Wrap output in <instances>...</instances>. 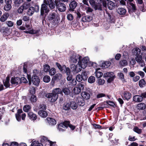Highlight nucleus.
Listing matches in <instances>:
<instances>
[{
    "instance_id": "obj_1",
    "label": "nucleus",
    "mask_w": 146,
    "mask_h": 146,
    "mask_svg": "<svg viewBox=\"0 0 146 146\" xmlns=\"http://www.w3.org/2000/svg\"><path fill=\"white\" fill-rule=\"evenodd\" d=\"M89 60L88 57L82 58V60L78 61V63L76 65L72 64L70 65V68L73 73H77L81 71L82 68H85L87 66V64Z\"/></svg>"
},
{
    "instance_id": "obj_2",
    "label": "nucleus",
    "mask_w": 146,
    "mask_h": 146,
    "mask_svg": "<svg viewBox=\"0 0 146 146\" xmlns=\"http://www.w3.org/2000/svg\"><path fill=\"white\" fill-rule=\"evenodd\" d=\"M48 2L50 9H54L56 7V9L60 12H64L66 9V4L62 2V0H48Z\"/></svg>"
},
{
    "instance_id": "obj_3",
    "label": "nucleus",
    "mask_w": 146,
    "mask_h": 146,
    "mask_svg": "<svg viewBox=\"0 0 146 146\" xmlns=\"http://www.w3.org/2000/svg\"><path fill=\"white\" fill-rule=\"evenodd\" d=\"M47 19L51 23L56 24L60 20L59 15L55 13L51 12L48 14Z\"/></svg>"
},
{
    "instance_id": "obj_4",
    "label": "nucleus",
    "mask_w": 146,
    "mask_h": 146,
    "mask_svg": "<svg viewBox=\"0 0 146 146\" xmlns=\"http://www.w3.org/2000/svg\"><path fill=\"white\" fill-rule=\"evenodd\" d=\"M48 0H44L43 3L42 4L40 9V15L43 16L44 13H48L49 11V8L47 5L49 7V4L48 3Z\"/></svg>"
},
{
    "instance_id": "obj_5",
    "label": "nucleus",
    "mask_w": 146,
    "mask_h": 146,
    "mask_svg": "<svg viewBox=\"0 0 146 146\" xmlns=\"http://www.w3.org/2000/svg\"><path fill=\"white\" fill-rule=\"evenodd\" d=\"M33 76L31 78V76L30 75L27 74V78L29 80V82H39L40 80L36 74L38 73V71L36 70H33Z\"/></svg>"
},
{
    "instance_id": "obj_6",
    "label": "nucleus",
    "mask_w": 146,
    "mask_h": 146,
    "mask_svg": "<svg viewBox=\"0 0 146 146\" xmlns=\"http://www.w3.org/2000/svg\"><path fill=\"white\" fill-rule=\"evenodd\" d=\"M146 98V92L142 93L140 95H136L133 98V101L136 102H141L144 99Z\"/></svg>"
},
{
    "instance_id": "obj_7",
    "label": "nucleus",
    "mask_w": 146,
    "mask_h": 146,
    "mask_svg": "<svg viewBox=\"0 0 146 146\" xmlns=\"http://www.w3.org/2000/svg\"><path fill=\"white\" fill-rule=\"evenodd\" d=\"M56 65L60 70L62 72H65L67 75H70L71 71L68 67H66L65 65L62 66L59 64L56 63Z\"/></svg>"
},
{
    "instance_id": "obj_8",
    "label": "nucleus",
    "mask_w": 146,
    "mask_h": 146,
    "mask_svg": "<svg viewBox=\"0 0 146 146\" xmlns=\"http://www.w3.org/2000/svg\"><path fill=\"white\" fill-rule=\"evenodd\" d=\"M82 60V58L79 55L73 54H72L70 57V62L71 63H76L78 60L80 61Z\"/></svg>"
},
{
    "instance_id": "obj_9",
    "label": "nucleus",
    "mask_w": 146,
    "mask_h": 146,
    "mask_svg": "<svg viewBox=\"0 0 146 146\" xmlns=\"http://www.w3.org/2000/svg\"><path fill=\"white\" fill-rule=\"evenodd\" d=\"M46 97L49 98L50 101L51 102H54L57 99L58 97V95H56V94L52 93H49L46 95Z\"/></svg>"
},
{
    "instance_id": "obj_10",
    "label": "nucleus",
    "mask_w": 146,
    "mask_h": 146,
    "mask_svg": "<svg viewBox=\"0 0 146 146\" xmlns=\"http://www.w3.org/2000/svg\"><path fill=\"white\" fill-rule=\"evenodd\" d=\"M115 77L113 73L112 72H107L105 73L104 75V78H105L106 80L107 79L106 78L109 77L107 79V82H110L113 81Z\"/></svg>"
},
{
    "instance_id": "obj_11",
    "label": "nucleus",
    "mask_w": 146,
    "mask_h": 146,
    "mask_svg": "<svg viewBox=\"0 0 146 146\" xmlns=\"http://www.w3.org/2000/svg\"><path fill=\"white\" fill-rule=\"evenodd\" d=\"M81 83L79 84L78 87H75L73 90V92L74 94H78L80 93L81 92V90H83L84 88V85L81 84Z\"/></svg>"
},
{
    "instance_id": "obj_12",
    "label": "nucleus",
    "mask_w": 146,
    "mask_h": 146,
    "mask_svg": "<svg viewBox=\"0 0 146 146\" xmlns=\"http://www.w3.org/2000/svg\"><path fill=\"white\" fill-rule=\"evenodd\" d=\"M90 4L92 5L95 10L97 9L101 10L102 8L101 7V5L100 4H96V1L94 0H89V1Z\"/></svg>"
},
{
    "instance_id": "obj_13",
    "label": "nucleus",
    "mask_w": 146,
    "mask_h": 146,
    "mask_svg": "<svg viewBox=\"0 0 146 146\" xmlns=\"http://www.w3.org/2000/svg\"><path fill=\"white\" fill-rule=\"evenodd\" d=\"M100 70V68H98L96 69V72L95 73L96 74V75L99 79H98V82H105V80L104 79H102L101 78H100L101 77L102 75V73L100 71H98V70Z\"/></svg>"
},
{
    "instance_id": "obj_14",
    "label": "nucleus",
    "mask_w": 146,
    "mask_h": 146,
    "mask_svg": "<svg viewBox=\"0 0 146 146\" xmlns=\"http://www.w3.org/2000/svg\"><path fill=\"white\" fill-rule=\"evenodd\" d=\"M135 59L141 67H143L145 65L144 61L142 60V56L141 55H139L137 56L135 58Z\"/></svg>"
},
{
    "instance_id": "obj_15",
    "label": "nucleus",
    "mask_w": 146,
    "mask_h": 146,
    "mask_svg": "<svg viewBox=\"0 0 146 146\" xmlns=\"http://www.w3.org/2000/svg\"><path fill=\"white\" fill-rule=\"evenodd\" d=\"M9 30L10 29L7 27H3L1 28L0 31L4 36H7L10 33Z\"/></svg>"
},
{
    "instance_id": "obj_16",
    "label": "nucleus",
    "mask_w": 146,
    "mask_h": 146,
    "mask_svg": "<svg viewBox=\"0 0 146 146\" xmlns=\"http://www.w3.org/2000/svg\"><path fill=\"white\" fill-rule=\"evenodd\" d=\"M82 98L78 97L77 98L76 102L77 105L83 107L85 105V102Z\"/></svg>"
},
{
    "instance_id": "obj_17",
    "label": "nucleus",
    "mask_w": 146,
    "mask_h": 146,
    "mask_svg": "<svg viewBox=\"0 0 146 146\" xmlns=\"http://www.w3.org/2000/svg\"><path fill=\"white\" fill-rule=\"evenodd\" d=\"M27 116L30 120L33 121H35L37 117L36 115L32 111L28 112Z\"/></svg>"
},
{
    "instance_id": "obj_18",
    "label": "nucleus",
    "mask_w": 146,
    "mask_h": 146,
    "mask_svg": "<svg viewBox=\"0 0 146 146\" xmlns=\"http://www.w3.org/2000/svg\"><path fill=\"white\" fill-rule=\"evenodd\" d=\"M46 120L49 124L50 125H55L56 123V120L55 119L51 117H48L46 118Z\"/></svg>"
},
{
    "instance_id": "obj_19",
    "label": "nucleus",
    "mask_w": 146,
    "mask_h": 146,
    "mask_svg": "<svg viewBox=\"0 0 146 146\" xmlns=\"http://www.w3.org/2000/svg\"><path fill=\"white\" fill-rule=\"evenodd\" d=\"M23 112V111L22 109H20L17 110V112L15 114L16 118L17 120L19 121H21V114Z\"/></svg>"
},
{
    "instance_id": "obj_20",
    "label": "nucleus",
    "mask_w": 146,
    "mask_h": 146,
    "mask_svg": "<svg viewBox=\"0 0 146 146\" xmlns=\"http://www.w3.org/2000/svg\"><path fill=\"white\" fill-rule=\"evenodd\" d=\"M131 94L129 92L127 91H125L123 93V96H122L123 97V99L128 100L130 99L131 98Z\"/></svg>"
},
{
    "instance_id": "obj_21",
    "label": "nucleus",
    "mask_w": 146,
    "mask_h": 146,
    "mask_svg": "<svg viewBox=\"0 0 146 146\" xmlns=\"http://www.w3.org/2000/svg\"><path fill=\"white\" fill-rule=\"evenodd\" d=\"M81 96L82 98L86 100L89 99L90 96L89 93L86 92H83L81 93Z\"/></svg>"
},
{
    "instance_id": "obj_22",
    "label": "nucleus",
    "mask_w": 146,
    "mask_h": 146,
    "mask_svg": "<svg viewBox=\"0 0 146 146\" xmlns=\"http://www.w3.org/2000/svg\"><path fill=\"white\" fill-rule=\"evenodd\" d=\"M71 1V2L69 4L70 9V10L73 11L77 5V3L76 1Z\"/></svg>"
},
{
    "instance_id": "obj_23",
    "label": "nucleus",
    "mask_w": 146,
    "mask_h": 146,
    "mask_svg": "<svg viewBox=\"0 0 146 146\" xmlns=\"http://www.w3.org/2000/svg\"><path fill=\"white\" fill-rule=\"evenodd\" d=\"M70 108L73 110H76L78 107L77 104L74 101H71L69 102Z\"/></svg>"
},
{
    "instance_id": "obj_24",
    "label": "nucleus",
    "mask_w": 146,
    "mask_h": 146,
    "mask_svg": "<svg viewBox=\"0 0 146 146\" xmlns=\"http://www.w3.org/2000/svg\"><path fill=\"white\" fill-rule=\"evenodd\" d=\"M39 115L42 117H46L47 115V112L44 110H40L38 112Z\"/></svg>"
},
{
    "instance_id": "obj_25",
    "label": "nucleus",
    "mask_w": 146,
    "mask_h": 146,
    "mask_svg": "<svg viewBox=\"0 0 146 146\" xmlns=\"http://www.w3.org/2000/svg\"><path fill=\"white\" fill-rule=\"evenodd\" d=\"M117 13L120 15H123L126 12V9L123 8L119 7L117 10Z\"/></svg>"
},
{
    "instance_id": "obj_26",
    "label": "nucleus",
    "mask_w": 146,
    "mask_h": 146,
    "mask_svg": "<svg viewBox=\"0 0 146 146\" xmlns=\"http://www.w3.org/2000/svg\"><path fill=\"white\" fill-rule=\"evenodd\" d=\"M137 109L139 110H143L146 108V105L144 103H141L137 104Z\"/></svg>"
},
{
    "instance_id": "obj_27",
    "label": "nucleus",
    "mask_w": 146,
    "mask_h": 146,
    "mask_svg": "<svg viewBox=\"0 0 146 146\" xmlns=\"http://www.w3.org/2000/svg\"><path fill=\"white\" fill-rule=\"evenodd\" d=\"M92 19V17L89 16H85L82 19V21L84 22L90 21Z\"/></svg>"
},
{
    "instance_id": "obj_28",
    "label": "nucleus",
    "mask_w": 146,
    "mask_h": 146,
    "mask_svg": "<svg viewBox=\"0 0 146 146\" xmlns=\"http://www.w3.org/2000/svg\"><path fill=\"white\" fill-rule=\"evenodd\" d=\"M63 109L66 110L67 111L70 110V107L69 102H65L63 105Z\"/></svg>"
},
{
    "instance_id": "obj_29",
    "label": "nucleus",
    "mask_w": 146,
    "mask_h": 146,
    "mask_svg": "<svg viewBox=\"0 0 146 146\" xmlns=\"http://www.w3.org/2000/svg\"><path fill=\"white\" fill-rule=\"evenodd\" d=\"M111 64V63L109 61H106L102 62L101 67L103 68H106L109 67Z\"/></svg>"
},
{
    "instance_id": "obj_30",
    "label": "nucleus",
    "mask_w": 146,
    "mask_h": 146,
    "mask_svg": "<svg viewBox=\"0 0 146 146\" xmlns=\"http://www.w3.org/2000/svg\"><path fill=\"white\" fill-rule=\"evenodd\" d=\"M34 7H31L29 8L27 12V14L29 16H32L34 13Z\"/></svg>"
},
{
    "instance_id": "obj_31",
    "label": "nucleus",
    "mask_w": 146,
    "mask_h": 146,
    "mask_svg": "<svg viewBox=\"0 0 146 146\" xmlns=\"http://www.w3.org/2000/svg\"><path fill=\"white\" fill-rule=\"evenodd\" d=\"M9 16V14L8 13H5L2 16L0 19V20L2 22L5 21Z\"/></svg>"
},
{
    "instance_id": "obj_32",
    "label": "nucleus",
    "mask_w": 146,
    "mask_h": 146,
    "mask_svg": "<svg viewBox=\"0 0 146 146\" xmlns=\"http://www.w3.org/2000/svg\"><path fill=\"white\" fill-rule=\"evenodd\" d=\"M133 52L135 55L137 56L140 54L141 50L139 48H137L133 49Z\"/></svg>"
},
{
    "instance_id": "obj_33",
    "label": "nucleus",
    "mask_w": 146,
    "mask_h": 146,
    "mask_svg": "<svg viewBox=\"0 0 146 146\" xmlns=\"http://www.w3.org/2000/svg\"><path fill=\"white\" fill-rule=\"evenodd\" d=\"M62 122L60 123L58 125L57 129L59 130V131H61L62 132L64 131H65V129L63 127V126L62 125Z\"/></svg>"
},
{
    "instance_id": "obj_34",
    "label": "nucleus",
    "mask_w": 146,
    "mask_h": 146,
    "mask_svg": "<svg viewBox=\"0 0 146 146\" xmlns=\"http://www.w3.org/2000/svg\"><path fill=\"white\" fill-rule=\"evenodd\" d=\"M30 4L29 3L27 2H25L21 6V7L24 10L28 9L30 7Z\"/></svg>"
},
{
    "instance_id": "obj_35",
    "label": "nucleus",
    "mask_w": 146,
    "mask_h": 146,
    "mask_svg": "<svg viewBox=\"0 0 146 146\" xmlns=\"http://www.w3.org/2000/svg\"><path fill=\"white\" fill-rule=\"evenodd\" d=\"M115 5V3L112 1H110L108 2V8L110 10L112 9H113Z\"/></svg>"
},
{
    "instance_id": "obj_36",
    "label": "nucleus",
    "mask_w": 146,
    "mask_h": 146,
    "mask_svg": "<svg viewBox=\"0 0 146 146\" xmlns=\"http://www.w3.org/2000/svg\"><path fill=\"white\" fill-rule=\"evenodd\" d=\"M31 146H43L42 143H39L37 141H33L31 144Z\"/></svg>"
},
{
    "instance_id": "obj_37",
    "label": "nucleus",
    "mask_w": 146,
    "mask_h": 146,
    "mask_svg": "<svg viewBox=\"0 0 146 146\" xmlns=\"http://www.w3.org/2000/svg\"><path fill=\"white\" fill-rule=\"evenodd\" d=\"M31 109V106L29 105H25L23 108V111L27 112H29Z\"/></svg>"
},
{
    "instance_id": "obj_38",
    "label": "nucleus",
    "mask_w": 146,
    "mask_h": 146,
    "mask_svg": "<svg viewBox=\"0 0 146 146\" xmlns=\"http://www.w3.org/2000/svg\"><path fill=\"white\" fill-rule=\"evenodd\" d=\"M62 125L63 126L64 129H67L68 127L69 124L70 123V121H65L63 122H62Z\"/></svg>"
},
{
    "instance_id": "obj_39",
    "label": "nucleus",
    "mask_w": 146,
    "mask_h": 146,
    "mask_svg": "<svg viewBox=\"0 0 146 146\" xmlns=\"http://www.w3.org/2000/svg\"><path fill=\"white\" fill-rule=\"evenodd\" d=\"M49 140L48 139L47 137L44 136H41V139L40 140V143H44L45 142L48 141Z\"/></svg>"
},
{
    "instance_id": "obj_40",
    "label": "nucleus",
    "mask_w": 146,
    "mask_h": 146,
    "mask_svg": "<svg viewBox=\"0 0 146 146\" xmlns=\"http://www.w3.org/2000/svg\"><path fill=\"white\" fill-rule=\"evenodd\" d=\"M76 79L78 82H81L82 80L84 81L85 80L84 79V78H83L82 76L80 74H78L76 76Z\"/></svg>"
},
{
    "instance_id": "obj_41",
    "label": "nucleus",
    "mask_w": 146,
    "mask_h": 146,
    "mask_svg": "<svg viewBox=\"0 0 146 146\" xmlns=\"http://www.w3.org/2000/svg\"><path fill=\"white\" fill-rule=\"evenodd\" d=\"M105 102H106L108 105L115 108L116 107V105L115 103L113 101H106Z\"/></svg>"
},
{
    "instance_id": "obj_42",
    "label": "nucleus",
    "mask_w": 146,
    "mask_h": 146,
    "mask_svg": "<svg viewBox=\"0 0 146 146\" xmlns=\"http://www.w3.org/2000/svg\"><path fill=\"white\" fill-rule=\"evenodd\" d=\"M120 65L122 66H125L127 65L128 62L125 60H121L119 62Z\"/></svg>"
},
{
    "instance_id": "obj_43",
    "label": "nucleus",
    "mask_w": 146,
    "mask_h": 146,
    "mask_svg": "<svg viewBox=\"0 0 146 146\" xmlns=\"http://www.w3.org/2000/svg\"><path fill=\"white\" fill-rule=\"evenodd\" d=\"M134 131L139 134H141L142 132V130L141 129H139L137 127H135L133 128Z\"/></svg>"
},
{
    "instance_id": "obj_44",
    "label": "nucleus",
    "mask_w": 146,
    "mask_h": 146,
    "mask_svg": "<svg viewBox=\"0 0 146 146\" xmlns=\"http://www.w3.org/2000/svg\"><path fill=\"white\" fill-rule=\"evenodd\" d=\"M130 8L133 12H135L137 10L135 5L133 3H130Z\"/></svg>"
},
{
    "instance_id": "obj_45",
    "label": "nucleus",
    "mask_w": 146,
    "mask_h": 146,
    "mask_svg": "<svg viewBox=\"0 0 146 146\" xmlns=\"http://www.w3.org/2000/svg\"><path fill=\"white\" fill-rule=\"evenodd\" d=\"M11 8V5L5 4L4 7V10L5 11H8L10 10Z\"/></svg>"
},
{
    "instance_id": "obj_46",
    "label": "nucleus",
    "mask_w": 146,
    "mask_h": 146,
    "mask_svg": "<svg viewBox=\"0 0 146 146\" xmlns=\"http://www.w3.org/2000/svg\"><path fill=\"white\" fill-rule=\"evenodd\" d=\"M50 80V78L48 76H45L43 78V81L44 82H49Z\"/></svg>"
},
{
    "instance_id": "obj_47",
    "label": "nucleus",
    "mask_w": 146,
    "mask_h": 146,
    "mask_svg": "<svg viewBox=\"0 0 146 146\" xmlns=\"http://www.w3.org/2000/svg\"><path fill=\"white\" fill-rule=\"evenodd\" d=\"M37 100L36 96L35 95H32L30 98V101L32 102H35Z\"/></svg>"
},
{
    "instance_id": "obj_48",
    "label": "nucleus",
    "mask_w": 146,
    "mask_h": 146,
    "mask_svg": "<svg viewBox=\"0 0 146 146\" xmlns=\"http://www.w3.org/2000/svg\"><path fill=\"white\" fill-rule=\"evenodd\" d=\"M53 92L54 93L56 94V95H58V94H61L62 93L61 89L59 88H57L54 89Z\"/></svg>"
},
{
    "instance_id": "obj_49",
    "label": "nucleus",
    "mask_w": 146,
    "mask_h": 146,
    "mask_svg": "<svg viewBox=\"0 0 146 146\" xmlns=\"http://www.w3.org/2000/svg\"><path fill=\"white\" fill-rule=\"evenodd\" d=\"M62 91L66 95L69 94L70 92V90L69 89L66 88L63 89Z\"/></svg>"
},
{
    "instance_id": "obj_50",
    "label": "nucleus",
    "mask_w": 146,
    "mask_h": 146,
    "mask_svg": "<svg viewBox=\"0 0 146 146\" xmlns=\"http://www.w3.org/2000/svg\"><path fill=\"white\" fill-rule=\"evenodd\" d=\"M43 67L44 71L45 72H48L50 69L49 66L47 64H45L44 65Z\"/></svg>"
},
{
    "instance_id": "obj_51",
    "label": "nucleus",
    "mask_w": 146,
    "mask_h": 146,
    "mask_svg": "<svg viewBox=\"0 0 146 146\" xmlns=\"http://www.w3.org/2000/svg\"><path fill=\"white\" fill-rule=\"evenodd\" d=\"M56 73L55 69L54 68H51L49 71V74L51 76L54 75Z\"/></svg>"
},
{
    "instance_id": "obj_52",
    "label": "nucleus",
    "mask_w": 146,
    "mask_h": 146,
    "mask_svg": "<svg viewBox=\"0 0 146 146\" xmlns=\"http://www.w3.org/2000/svg\"><path fill=\"white\" fill-rule=\"evenodd\" d=\"M117 76L119 78L122 80L124 79V75L123 73L120 72L117 74Z\"/></svg>"
},
{
    "instance_id": "obj_53",
    "label": "nucleus",
    "mask_w": 146,
    "mask_h": 146,
    "mask_svg": "<svg viewBox=\"0 0 146 146\" xmlns=\"http://www.w3.org/2000/svg\"><path fill=\"white\" fill-rule=\"evenodd\" d=\"M6 24L9 27H12L14 25L13 22L11 21H7L6 22Z\"/></svg>"
},
{
    "instance_id": "obj_54",
    "label": "nucleus",
    "mask_w": 146,
    "mask_h": 146,
    "mask_svg": "<svg viewBox=\"0 0 146 146\" xmlns=\"http://www.w3.org/2000/svg\"><path fill=\"white\" fill-rule=\"evenodd\" d=\"M29 91L31 95H34V94H35L36 92L35 89L34 88V87H32V88H31Z\"/></svg>"
},
{
    "instance_id": "obj_55",
    "label": "nucleus",
    "mask_w": 146,
    "mask_h": 146,
    "mask_svg": "<svg viewBox=\"0 0 146 146\" xmlns=\"http://www.w3.org/2000/svg\"><path fill=\"white\" fill-rule=\"evenodd\" d=\"M88 82H94L95 81V78L94 76H90L88 79Z\"/></svg>"
},
{
    "instance_id": "obj_56",
    "label": "nucleus",
    "mask_w": 146,
    "mask_h": 146,
    "mask_svg": "<svg viewBox=\"0 0 146 146\" xmlns=\"http://www.w3.org/2000/svg\"><path fill=\"white\" fill-rule=\"evenodd\" d=\"M23 2V0H16L15 2V4L17 6H19L20 4L22 3Z\"/></svg>"
},
{
    "instance_id": "obj_57",
    "label": "nucleus",
    "mask_w": 146,
    "mask_h": 146,
    "mask_svg": "<svg viewBox=\"0 0 146 146\" xmlns=\"http://www.w3.org/2000/svg\"><path fill=\"white\" fill-rule=\"evenodd\" d=\"M19 80H20L19 78L12 77L11 79V82H18V81H19Z\"/></svg>"
},
{
    "instance_id": "obj_58",
    "label": "nucleus",
    "mask_w": 146,
    "mask_h": 146,
    "mask_svg": "<svg viewBox=\"0 0 146 146\" xmlns=\"http://www.w3.org/2000/svg\"><path fill=\"white\" fill-rule=\"evenodd\" d=\"M27 33H29L31 34H33L36 33V31L35 30L32 29L31 30H28V31H25Z\"/></svg>"
},
{
    "instance_id": "obj_59",
    "label": "nucleus",
    "mask_w": 146,
    "mask_h": 146,
    "mask_svg": "<svg viewBox=\"0 0 146 146\" xmlns=\"http://www.w3.org/2000/svg\"><path fill=\"white\" fill-rule=\"evenodd\" d=\"M93 125V127L95 129H101L102 128V126L99 124H94Z\"/></svg>"
},
{
    "instance_id": "obj_60",
    "label": "nucleus",
    "mask_w": 146,
    "mask_h": 146,
    "mask_svg": "<svg viewBox=\"0 0 146 146\" xmlns=\"http://www.w3.org/2000/svg\"><path fill=\"white\" fill-rule=\"evenodd\" d=\"M40 109H41L42 110H46V106L45 104H40L39 106Z\"/></svg>"
},
{
    "instance_id": "obj_61",
    "label": "nucleus",
    "mask_w": 146,
    "mask_h": 146,
    "mask_svg": "<svg viewBox=\"0 0 146 146\" xmlns=\"http://www.w3.org/2000/svg\"><path fill=\"white\" fill-rule=\"evenodd\" d=\"M128 139L129 141H135V140H136V138H135V136L132 137V136L129 135V137Z\"/></svg>"
},
{
    "instance_id": "obj_62",
    "label": "nucleus",
    "mask_w": 146,
    "mask_h": 146,
    "mask_svg": "<svg viewBox=\"0 0 146 146\" xmlns=\"http://www.w3.org/2000/svg\"><path fill=\"white\" fill-rule=\"evenodd\" d=\"M67 18L68 20L71 21L73 19V16L72 14H69L67 15Z\"/></svg>"
},
{
    "instance_id": "obj_63",
    "label": "nucleus",
    "mask_w": 146,
    "mask_h": 146,
    "mask_svg": "<svg viewBox=\"0 0 146 146\" xmlns=\"http://www.w3.org/2000/svg\"><path fill=\"white\" fill-rule=\"evenodd\" d=\"M48 142L50 143V146H56V142H52L50 140H48Z\"/></svg>"
},
{
    "instance_id": "obj_64",
    "label": "nucleus",
    "mask_w": 146,
    "mask_h": 146,
    "mask_svg": "<svg viewBox=\"0 0 146 146\" xmlns=\"http://www.w3.org/2000/svg\"><path fill=\"white\" fill-rule=\"evenodd\" d=\"M19 144L16 142L13 141L11 143L10 146H18Z\"/></svg>"
}]
</instances>
